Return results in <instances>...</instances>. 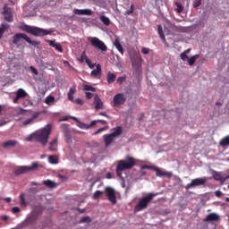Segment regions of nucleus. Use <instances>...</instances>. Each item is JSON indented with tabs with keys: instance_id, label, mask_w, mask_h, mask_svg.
<instances>
[{
	"instance_id": "1",
	"label": "nucleus",
	"mask_w": 229,
	"mask_h": 229,
	"mask_svg": "<svg viewBox=\"0 0 229 229\" xmlns=\"http://www.w3.org/2000/svg\"><path fill=\"white\" fill-rule=\"evenodd\" d=\"M136 166V159L131 156L125 157L124 159L116 161L115 174L116 177L120 178L123 182V172L131 170Z\"/></svg>"
},
{
	"instance_id": "2",
	"label": "nucleus",
	"mask_w": 229,
	"mask_h": 229,
	"mask_svg": "<svg viewBox=\"0 0 229 229\" xmlns=\"http://www.w3.org/2000/svg\"><path fill=\"white\" fill-rule=\"evenodd\" d=\"M51 131H52V126L48 124L47 126L44 127L43 130L36 133H32V136H34V139L38 142H39L41 145L47 146Z\"/></svg>"
},
{
	"instance_id": "3",
	"label": "nucleus",
	"mask_w": 229,
	"mask_h": 229,
	"mask_svg": "<svg viewBox=\"0 0 229 229\" xmlns=\"http://www.w3.org/2000/svg\"><path fill=\"white\" fill-rule=\"evenodd\" d=\"M21 30L22 31H26L28 34H30L35 37H44L52 34L51 30L40 29L38 27H31L30 25H22Z\"/></svg>"
},
{
	"instance_id": "4",
	"label": "nucleus",
	"mask_w": 229,
	"mask_h": 229,
	"mask_svg": "<svg viewBox=\"0 0 229 229\" xmlns=\"http://www.w3.org/2000/svg\"><path fill=\"white\" fill-rule=\"evenodd\" d=\"M156 196H157V193H148L146 195V197H142L135 207V212H140L143 209H146L148 204L152 201L153 198Z\"/></svg>"
},
{
	"instance_id": "5",
	"label": "nucleus",
	"mask_w": 229,
	"mask_h": 229,
	"mask_svg": "<svg viewBox=\"0 0 229 229\" xmlns=\"http://www.w3.org/2000/svg\"><path fill=\"white\" fill-rule=\"evenodd\" d=\"M21 40H25L28 44H30L31 46H38L39 43L38 41L31 40L29 36H27L24 33H17L13 38V43L14 46H20V43Z\"/></svg>"
},
{
	"instance_id": "6",
	"label": "nucleus",
	"mask_w": 229,
	"mask_h": 229,
	"mask_svg": "<svg viewBox=\"0 0 229 229\" xmlns=\"http://www.w3.org/2000/svg\"><path fill=\"white\" fill-rule=\"evenodd\" d=\"M143 170L155 171L156 176H157V177H163V176L171 177L172 176L171 172H164L161 170V168H158L157 166L148 165H141V171H143Z\"/></svg>"
},
{
	"instance_id": "7",
	"label": "nucleus",
	"mask_w": 229,
	"mask_h": 229,
	"mask_svg": "<svg viewBox=\"0 0 229 229\" xmlns=\"http://www.w3.org/2000/svg\"><path fill=\"white\" fill-rule=\"evenodd\" d=\"M88 40L89 43H91V46L94 48H97L101 52H106V50H108V47L105 45V43L98 38H89Z\"/></svg>"
},
{
	"instance_id": "8",
	"label": "nucleus",
	"mask_w": 229,
	"mask_h": 229,
	"mask_svg": "<svg viewBox=\"0 0 229 229\" xmlns=\"http://www.w3.org/2000/svg\"><path fill=\"white\" fill-rule=\"evenodd\" d=\"M206 183H207V177L192 179V181H191V183L186 184L185 190L188 191L190 189H196L197 187L206 185Z\"/></svg>"
},
{
	"instance_id": "9",
	"label": "nucleus",
	"mask_w": 229,
	"mask_h": 229,
	"mask_svg": "<svg viewBox=\"0 0 229 229\" xmlns=\"http://www.w3.org/2000/svg\"><path fill=\"white\" fill-rule=\"evenodd\" d=\"M38 168V163L33 162L30 166L23 165V166L18 167L17 169H15L14 173L15 174H24L26 173H30V171H34Z\"/></svg>"
},
{
	"instance_id": "10",
	"label": "nucleus",
	"mask_w": 229,
	"mask_h": 229,
	"mask_svg": "<svg viewBox=\"0 0 229 229\" xmlns=\"http://www.w3.org/2000/svg\"><path fill=\"white\" fill-rule=\"evenodd\" d=\"M127 97L123 93H118L114 97V106H120L124 105L126 102Z\"/></svg>"
},
{
	"instance_id": "11",
	"label": "nucleus",
	"mask_w": 229,
	"mask_h": 229,
	"mask_svg": "<svg viewBox=\"0 0 229 229\" xmlns=\"http://www.w3.org/2000/svg\"><path fill=\"white\" fill-rule=\"evenodd\" d=\"M106 198L107 199H109V201L112 204H116L117 200H116V195L114 193V190L111 187H106Z\"/></svg>"
},
{
	"instance_id": "12",
	"label": "nucleus",
	"mask_w": 229,
	"mask_h": 229,
	"mask_svg": "<svg viewBox=\"0 0 229 229\" xmlns=\"http://www.w3.org/2000/svg\"><path fill=\"white\" fill-rule=\"evenodd\" d=\"M4 16V21L8 22H12L13 21V16L12 14V9L8 7L7 5L4 6V12L2 13Z\"/></svg>"
},
{
	"instance_id": "13",
	"label": "nucleus",
	"mask_w": 229,
	"mask_h": 229,
	"mask_svg": "<svg viewBox=\"0 0 229 229\" xmlns=\"http://www.w3.org/2000/svg\"><path fill=\"white\" fill-rule=\"evenodd\" d=\"M27 97V92L22 89H19L17 90V93L15 95V98H13V104H17L18 101L21 99V98H24Z\"/></svg>"
},
{
	"instance_id": "14",
	"label": "nucleus",
	"mask_w": 229,
	"mask_h": 229,
	"mask_svg": "<svg viewBox=\"0 0 229 229\" xmlns=\"http://www.w3.org/2000/svg\"><path fill=\"white\" fill-rule=\"evenodd\" d=\"M212 178L216 182H220L221 184L225 183V179L222 176V172H217L215 170L211 171Z\"/></svg>"
},
{
	"instance_id": "15",
	"label": "nucleus",
	"mask_w": 229,
	"mask_h": 229,
	"mask_svg": "<svg viewBox=\"0 0 229 229\" xmlns=\"http://www.w3.org/2000/svg\"><path fill=\"white\" fill-rule=\"evenodd\" d=\"M40 115L39 112H36L34 114H32L31 118H29L28 120H25L22 122V125H30L31 123H33L35 122V120H37Z\"/></svg>"
},
{
	"instance_id": "16",
	"label": "nucleus",
	"mask_w": 229,
	"mask_h": 229,
	"mask_svg": "<svg viewBox=\"0 0 229 229\" xmlns=\"http://www.w3.org/2000/svg\"><path fill=\"white\" fill-rule=\"evenodd\" d=\"M74 14L77 15H88L91 16L92 15V11L90 9H74L73 11Z\"/></svg>"
},
{
	"instance_id": "17",
	"label": "nucleus",
	"mask_w": 229,
	"mask_h": 229,
	"mask_svg": "<svg viewBox=\"0 0 229 229\" xmlns=\"http://www.w3.org/2000/svg\"><path fill=\"white\" fill-rule=\"evenodd\" d=\"M18 141L16 140H9L2 143V148L7 149L9 148H13L17 146Z\"/></svg>"
},
{
	"instance_id": "18",
	"label": "nucleus",
	"mask_w": 229,
	"mask_h": 229,
	"mask_svg": "<svg viewBox=\"0 0 229 229\" xmlns=\"http://www.w3.org/2000/svg\"><path fill=\"white\" fill-rule=\"evenodd\" d=\"M220 219L218 214H208L206 218H204V222H217Z\"/></svg>"
},
{
	"instance_id": "19",
	"label": "nucleus",
	"mask_w": 229,
	"mask_h": 229,
	"mask_svg": "<svg viewBox=\"0 0 229 229\" xmlns=\"http://www.w3.org/2000/svg\"><path fill=\"white\" fill-rule=\"evenodd\" d=\"M91 76L94 79H98V80L100 79V77H101V65L100 64H97L96 69L92 70Z\"/></svg>"
},
{
	"instance_id": "20",
	"label": "nucleus",
	"mask_w": 229,
	"mask_h": 229,
	"mask_svg": "<svg viewBox=\"0 0 229 229\" xmlns=\"http://www.w3.org/2000/svg\"><path fill=\"white\" fill-rule=\"evenodd\" d=\"M122 133H123V128L121 126H116L115 128L112 129V132L109 133L108 135L117 138L121 136Z\"/></svg>"
},
{
	"instance_id": "21",
	"label": "nucleus",
	"mask_w": 229,
	"mask_h": 229,
	"mask_svg": "<svg viewBox=\"0 0 229 229\" xmlns=\"http://www.w3.org/2000/svg\"><path fill=\"white\" fill-rule=\"evenodd\" d=\"M47 43L49 44L50 47H55L57 52L62 53L64 52V48L62 47L60 43H55V40H48Z\"/></svg>"
},
{
	"instance_id": "22",
	"label": "nucleus",
	"mask_w": 229,
	"mask_h": 229,
	"mask_svg": "<svg viewBox=\"0 0 229 229\" xmlns=\"http://www.w3.org/2000/svg\"><path fill=\"white\" fill-rule=\"evenodd\" d=\"M93 103L97 110L103 109V101H101V98H99V96L96 95V97L94 98Z\"/></svg>"
},
{
	"instance_id": "23",
	"label": "nucleus",
	"mask_w": 229,
	"mask_h": 229,
	"mask_svg": "<svg viewBox=\"0 0 229 229\" xmlns=\"http://www.w3.org/2000/svg\"><path fill=\"white\" fill-rule=\"evenodd\" d=\"M76 92H77V89L75 88V86L70 88V90H68V93H67L68 101H72V102L74 101V94Z\"/></svg>"
},
{
	"instance_id": "24",
	"label": "nucleus",
	"mask_w": 229,
	"mask_h": 229,
	"mask_svg": "<svg viewBox=\"0 0 229 229\" xmlns=\"http://www.w3.org/2000/svg\"><path fill=\"white\" fill-rule=\"evenodd\" d=\"M116 79H117V75L115 73H113L112 72H107V76H106L107 84L114 83Z\"/></svg>"
},
{
	"instance_id": "25",
	"label": "nucleus",
	"mask_w": 229,
	"mask_h": 229,
	"mask_svg": "<svg viewBox=\"0 0 229 229\" xmlns=\"http://www.w3.org/2000/svg\"><path fill=\"white\" fill-rule=\"evenodd\" d=\"M115 137L106 134L103 136V139L105 140V145L106 147H109L110 145H112V143L114 142Z\"/></svg>"
},
{
	"instance_id": "26",
	"label": "nucleus",
	"mask_w": 229,
	"mask_h": 229,
	"mask_svg": "<svg viewBox=\"0 0 229 229\" xmlns=\"http://www.w3.org/2000/svg\"><path fill=\"white\" fill-rule=\"evenodd\" d=\"M43 184L46 186V187H48L49 189H55L56 188V183L49 179L47 180H44L43 181Z\"/></svg>"
},
{
	"instance_id": "27",
	"label": "nucleus",
	"mask_w": 229,
	"mask_h": 229,
	"mask_svg": "<svg viewBox=\"0 0 229 229\" xmlns=\"http://www.w3.org/2000/svg\"><path fill=\"white\" fill-rule=\"evenodd\" d=\"M114 46L115 47L116 50H118L120 52V54H122V55H123V46L121 45V43L119 42V39L114 40Z\"/></svg>"
},
{
	"instance_id": "28",
	"label": "nucleus",
	"mask_w": 229,
	"mask_h": 229,
	"mask_svg": "<svg viewBox=\"0 0 229 229\" xmlns=\"http://www.w3.org/2000/svg\"><path fill=\"white\" fill-rule=\"evenodd\" d=\"M157 30H158V35H159L160 39L163 41V43H165L166 40H165V32H163V28L161 25L157 26Z\"/></svg>"
},
{
	"instance_id": "29",
	"label": "nucleus",
	"mask_w": 229,
	"mask_h": 229,
	"mask_svg": "<svg viewBox=\"0 0 229 229\" xmlns=\"http://www.w3.org/2000/svg\"><path fill=\"white\" fill-rule=\"evenodd\" d=\"M57 149V139H54L52 142L49 143V150L52 152Z\"/></svg>"
},
{
	"instance_id": "30",
	"label": "nucleus",
	"mask_w": 229,
	"mask_h": 229,
	"mask_svg": "<svg viewBox=\"0 0 229 229\" xmlns=\"http://www.w3.org/2000/svg\"><path fill=\"white\" fill-rule=\"evenodd\" d=\"M191 52V49H186V50H184L183 53H181L180 57H181L182 61H183V62L187 61L189 59V56L187 55Z\"/></svg>"
},
{
	"instance_id": "31",
	"label": "nucleus",
	"mask_w": 229,
	"mask_h": 229,
	"mask_svg": "<svg viewBox=\"0 0 229 229\" xmlns=\"http://www.w3.org/2000/svg\"><path fill=\"white\" fill-rule=\"evenodd\" d=\"M219 145L221 147H226L229 146V135L222 138V140L219 142Z\"/></svg>"
},
{
	"instance_id": "32",
	"label": "nucleus",
	"mask_w": 229,
	"mask_h": 229,
	"mask_svg": "<svg viewBox=\"0 0 229 229\" xmlns=\"http://www.w3.org/2000/svg\"><path fill=\"white\" fill-rule=\"evenodd\" d=\"M199 58V55H195L193 56H191L189 59H187L186 61H188L189 65H193L194 63H196L197 59Z\"/></svg>"
},
{
	"instance_id": "33",
	"label": "nucleus",
	"mask_w": 229,
	"mask_h": 229,
	"mask_svg": "<svg viewBox=\"0 0 229 229\" xmlns=\"http://www.w3.org/2000/svg\"><path fill=\"white\" fill-rule=\"evenodd\" d=\"M48 161L50 164L55 165L58 163V157L55 155L49 156Z\"/></svg>"
},
{
	"instance_id": "34",
	"label": "nucleus",
	"mask_w": 229,
	"mask_h": 229,
	"mask_svg": "<svg viewBox=\"0 0 229 229\" xmlns=\"http://www.w3.org/2000/svg\"><path fill=\"white\" fill-rule=\"evenodd\" d=\"M177 31H180L182 33H188L191 31V28L190 27H182V26H179L176 28Z\"/></svg>"
},
{
	"instance_id": "35",
	"label": "nucleus",
	"mask_w": 229,
	"mask_h": 229,
	"mask_svg": "<svg viewBox=\"0 0 229 229\" xmlns=\"http://www.w3.org/2000/svg\"><path fill=\"white\" fill-rule=\"evenodd\" d=\"M9 28V25L3 23L0 27V38H3L4 31Z\"/></svg>"
},
{
	"instance_id": "36",
	"label": "nucleus",
	"mask_w": 229,
	"mask_h": 229,
	"mask_svg": "<svg viewBox=\"0 0 229 229\" xmlns=\"http://www.w3.org/2000/svg\"><path fill=\"white\" fill-rule=\"evenodd\" d=\"M55 97L49 95V96H47V98H46V99H45V104H46V105H51V104H52L53 102H55Z\"/></svg>"
},
{
	"instance_id": "37",
	"label": "nucleus",
	"mask_w": 229,
	"mask_h": 229,
	"mask_svg": "<svg viewBox=\"0 0 229 229\" xmlns=\"http://www.w3.org/2000/svg\"><path fill=\"white\" fill-rule=\"evenodd\" d=\"M100 21H101L102 23L105 24L106 26H109V24H110V19L107 18V17H106L105 15H101Z\"/></svg>"
},
{
	"instance_id": "38",
	"label": "nucleus",
	"mask_w": 229,
	"mask_h": 229,
	"mask_svg": "<svg viewBox=\"0 0 229 229\" xmlns=\"http://www.w3.org/2000/svg\"><path fill=\"white\" fill-rule=\"evenodd\" d=\"M175 5H176V13H182L183 12V6L182 4H180L179 2H175Z\"/></svg>"
},
{
	"instance_id": "39",
	"label": "nucleus",
	"mask_w": 229,
	"mask_h": 229,
	"mask_svg": "<svg viewBox=\"0 0 229 229\" xmlns=\"http://www.w3.org/2000/svg\"><path fill=\"white\" fill-rule=\"evenodd\" d=\"M83 90L96 92V88L92 87L91 85L85 84L83 86Z\"/></svg>"
},
{
	"instance_id": "40",
	"label": "nucleus",
	"mask_w": 229,
	"mask_h": 229,
	"mask_svg": "<svg viewBox=\"0 0 229 229\" xmlns=\"http://www.w3.org/2000/svg\"><path fill=\"white\" fill-rule=\"evenodd\" d=\"M20 204L21 206H27L24 193L20 194Z\"/></svg>"
},
{
	"instance_id": "41",
	"label": "nucleus",
	"mask_w": 229,
	"mask_h": 229,
	"mask_svg": "<svg viewBox=\"0 0 229 229\" xmlns=\"http://www.w3.org/2000/svg\"><path fill=\"white\" fill-rule=\"evenodd\" d=\"M127 80L126 75L123 76V77H119L118 79H116V83H118L119 85H122L123 82H125Z\"/></svg>"
},
{
	"instance_id": "42",
	"label": "nucleus",
	"mask_w": 229,
	"mask_h": 229,
	"mask_svg": "<svg viewBox=\"0 0 229 229\" xmlns=\"http://www.w3.org/2000/svg\"><path fill=\"white\" fill-rule=\"evenodd\" d=\"M104 192L98 190L96 192L93 194V199H99L101 196H103Z\"/></svg>"
},
{
	"instance_id": "43",
	"label": "nucleus",
	"mask_w": 229,
	"mask_h": 229,
	"mask_svg": "<svg viewBox=\"0 0 229 229\" xmlns=\"http://www.w3.org/2000/svg\"><path fill=\"white\" fill-rule=\"evenodd\" d=\"M107 130H108V126L102 127V128L97 130V131L93 133V136H97L100 132H104L105 131H107Z\"/></svg>"
},
{
	"instance_id": "44",
	"label": "nucleus",
	"mask_w": 229,
	"mask_h": 229,
	"mask_svg": "<svg viewBox=\"0 0 229 229\" xmlns=\"http://www.w3.org/2000/svg\"><path fill=\"white\" fill-rule=\"evenodd\" d=\"M80 223H91L90 216H82L80 220Z\"/></svg>"
},
{
	"instance_id": "45",
	"label": "nucleus",
	"mask_w": 229,
	"mask_h": 229,
	"mask_svg": "<svg viewBox=\"0 0 229 229\" xmlns=\"http://www.w3.org/2000/svg\"><path fill=\"white\" fill-rule=\"evenodd\" d=\"M85 63H86V64H88L89 69H94L95 66L97 67L96 64H92L91 60H89V59H86Z\"/></svg>"
},
{
	"instance_id": "46",
	"label": "nucleus",
	"mask_w": 229,
	"mask_h": 229,
	"mask_svg": "<svg viewBox=\"0 0 229 229\" xmlns=\"http://www.w3.org/2000/svg\"><path fill=\"white\" fill-rule=\"evenodd\" d=\"M134 13V4H131L129 10L125 11V15H131Z\"/></svg>"
},
{
	"instance_id": "47",
	"label": "nucleus",
	"mask_w": 229,
	"mask_h": 229,
	"mask_svg": "<svg viewBox=\"0 0 229 229\" xmlns=\"http://www.w3.org/2000/svg\"><path fill=\"white\" fill-rule=\"evenodd\" d=\"M79 127H80V129H84V130L90 129V127L89 126V124L84 123H79Z\"/></svg>"
},
{
	"instance_id": "48",
	"label": "nucleus",
	"mask_w": 229,
	"mask_h": 229,
	"mask_svg": "<svg viewBox=\"0 0 229 229\" xmlns=\"http://www.w3.org/2000/svg\"><path fill=\"white\" fill-rule=\"evenodd\" d=\"M201 2H202V0H194V2H193V7H194V8L199 7V6L201 5Z\"/></svg>"
},
{
	"instance_id": "49",
	"label": "nucleus",
	"mask_w": 229,
	"mask_h": 229,
	"mask_svg": "<svg viewBox=\"0 0 229 229\" xmlns=\"http://www.w3.org/2000/svg\"><path fill=\"white\" fill-rule=\"evenodd\" d=\"M29 69H30L31 72L35 74V76L38 75V71L34 66H30Z\"/></svg>"
},
{
	"instance_id": "50",
	"label": "nucleus",
	"mask_w": 229,
	"mask_h": 229,
	"mask_svg": "<svg viewBox=\"0 0 229 229\" xmlns=\"http://www.w3.org/2000/svg\"><path fill=\"white\" fill-rule=\"evenodd\" d=\"M87 59H89V58L87 57L86 53L83 52V54L81 55V63H83L84 61L86 62Z\"/></svg>"
},
{
	"instance_id": "51",
	"label": "nucleus",
	"mask_w": 229,
	"mask_h": 229,
	"mask_svg": "<svg viewBox=\"0 0 229 229\" xmlns=\"http://www.w3.org/2000/svg\"><path fill=\"white\" fill-rule=\"evenodd\" d=\"M72 102H74L76 105H81V106H82L83 105V100L81 99V98H76L74 101H72Z\"/></svg>"
},
{
	"instance_id": "52",
	"label": "nucleus",
	"mask_w": 229,
	"mask_h": 229,
	"mask_svg": "<svg viewBox=\"0 0 229 229\" xmlns=\"http://www.w3.org/2000/svg\"><path fill=\"white\" fill-rule=\"evenodd\" d=\"M86 99H91L94 97V94L91 92H85Z\"/></svg>"
},
{
	"instance_id": "53",
	"label": "nucleus",
	"mask_w": 229,
	"mask_h": 229,
	"mask_svg": "<svg viewBox=\"0 0 229 229\" xmlns=\"http://www.w3.org/2000/svg\"><path fill=\"white\" fill-rule=\"evenodd\" d=\"M149 50H150V49L148 48V47H142V48H141V53L144 54V55H148Z\"/></svg>"
},
{
	"instance_id": "54",
	"label": "nucleus",
	"mask_w": 229,
	"mask_h": 229,
	"mask_svg": "<svg viewBox=\"0 0 229 229\" xmlns=\"http://www.w3.org/2000/svg\"><path fill=\"white\" fill-rule=\"evenodd\" d=\"M97 123H98L97 120H93L89 124H88V126L89 127V129H91V128L94 127Z\"/></svg>"
},
{
	"instance_id": "55",
	"label": "nucleus",
	"mask_w": 229,
	"mask_h": 229,
	"mask_svg": "<svg viewBox=\"0 0 229 229\" xmlns=\"http://www.w3.org/2000/svg\"><path fill=\"white\" fill-rule=\"evenodd\" d=\"M12 211H13V214H16V213H20L21 210H20V208L13 207Z\"/></svg>"
},
{
	"instance_id": "56",
	"label": "nucleus",
	"mask_w": 229,
	"mask_h": 229,
	"mask_svg": "<svg viewBox=\"0 0 229 229\" xmlns=\"http://www.w3.org/2000/svg\"><path fill=\"white\" fill-rule=\"evenodd\" d=\"M215 195H216V197H217V198H221V197L223 196V192L220 191H216L215 192Z\"/></svg>"
},
{
	"instance_id": "57",
	"label": "nucleus",
	"mask_w": 229,
	"mask_h": 229,
	"mask_svg": "<svg viewBox=\"0 0 229 229\" xmlns=\"http://www.w3.org/2000/svg\"><path fill=\"white\" fill-rule=\"evenodd\" d=\"M98 115L105 116L106 119H112V117L107 115L106 113H99Z\"/></svg>"
},
{
	"instance_id": "58",
	"label": "nucleus",
	"mask_w": 229,
	"mask_h": 229,
	"mask_svg": "<svg viewBox=\"0 0 229 229\" xmlns=\"http://www.w3.org/2000/svg\"><path fill=\"white\" fill-rule=\"evenodd\" d=\"M106 178L107 180L112 179V178H113L112 173H110V172L106 173Z\"/></svg>"
},
{
	"instance_id": "59",
	"label": "nucleus",
	"mask_w": 229,
	"mask_h": 229,
	"mask_svg": "<svg viewBox=\"0 0 229 229\" xmlns=\"http://www.w3.org/2000/svg\"><path fill=\"white\" fill-rule=\"evenodd\" d=\"M96 121H97V123H100L103 125H106V121H105V120H96Z\"/></svg>"
},
{
	"instance_id": "60",
	"label": "nucleus",
	"mask_w": 229,
	"mask_h": 229,
	"mask_svg": "<svg viewBox=\"0 0 229 229\" xmlns=\"http://www.w3.org/2000/svg\"><path fill=\"white\" fill-rule=\"evenodd\" d=\"M1 219L4 220V222L8 221V216H2Z\"/></svg>"
},
{
	"instance_id": "61",
	"label": "nucleus",
	"mask_w": 229,
	"mask_h": 229,
	"mask_svg": "<svg viewBox=\"0 0 229 229\" xmlns=\"http://www.w3.org/2000/svg\"><path fill=\"white\" fill-rule=\"evenodd\" d=\"M33 139H34V136H33V134H31L30 136H29L27 138V141H31V140H33Z\"/></svg>"
},
{
	"instance_id": "62",
	"label": "nucleus",
	"mask_w": 229,
	"mask_h": 229,
	"mask_svg": "<svg viewBox=\"0 0 229 229\" xmlns=\"http://www.w3.org/2000/svg\"><path fill=\"white\" fill-rule=\"evenodd\" d=\"M5 201L9 203V202L12 201V199H11V198H6V199H5Z\"/></svg>"
},
{
	"instance_id": "63",
	"label": "nucleus",
	"mask_w": 229,
	"mask_h": 229,
	"mask_svg": "<svg viewBox=\"0 0 229 229\" xmlns=\"http://www.w3.org/2000/svg\"><path fill=\"white\" fill-rule=\"evenodd\" d=\"M223 179L225 180V182H226L227 180H229V175L223 177Z\"/></svg>"
},
{
	"instance_id": "64",
	"label": "nucleus",
	"mask_w": 229,
	"mask_h": 229,
	"mask_svg": "<svg viewBox=\"0 0 229 229\" xmlns=\"http://www.w3.org/2000/svg\"><path fill=\"white\" fill-rule=\"evenodd\" d=\"M225 202H229V197L225 198Z\"/></svg>"
}]
</instances>
